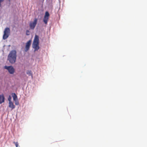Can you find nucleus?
Wrapping results in <instances>:
<instances>
[{"label": "nucleus", "instance_id": "nucleus-18", "mask_svg": "<svg viewBox=\"0 0 147 147\" xmlns=\"http://www.w3.org/2000/svg\"><path fill=\"white\" fill-rule=\"evenodd\" d=\"M11 0H8V1H9V2H10V1H11Z\"/></svg>", "mask_w": 147, "mask_h": 147}, {"label": "nucleus", "instance_id": "nucleus-2", "mask_svg": "<svg viewBox=\"0 0 147 147\" xmlns=\"http://www.w3.org/2000/svg\"><path fill=\"white\" fill-rule=\"evenodd\" d=\"M39 44L38 36L35 35L32 44V47L34 49V51H37L39 49Z\"/></svg>", "mask_w": 147, "mask_h": 147}, {"label": "nucleus", "instance_id": "nucleus-11", "mask_svg": "<svg viewBox=\"0 0 147 147\" xmlns=\"http://www.w3.org/2000/svg\"><path fill=\"white\" fill-rule=\"evenodd\" d=\"M26 73L29 76H31L32 77V74L31 71L28 70L27 71Z\"/></svg>", "mask_w": 147, "mask_h": 147}, {"label": "nucleus", "instance_id": "nucleus-6", "mask_svg": "<svg viewBox=\"0 0 147 147\" xmlns=\"http://www.w3.org/2000/svg\"><path fill=\"white\" fill-rule=\"evenodd\" d=\"M37 20H38L36 18H35L33 22H31L30 23V26L31 29L33 30L34 29L37 24Z\"/></svg>", "mask_w": 147, "mask_h": 147}, {"label": "nucleus", "instance_id": "nucleus-16", "mask_svg": "<svg viewBox=\"0 0 147 147\" xmlns=\"http://www.w3.org/2000/svg\"><path fill=\"white\" fill-rule=\"evenodd\" d=\"M16 105H18V103H16Z\"/></svg>", "mask_w": 147, "mask_h": 147}, {"label": "nucleus", "instance_id": "nucleus-7", "mask_svg": "<svg viewBox=\"0 0 147 147\" xmlns=\"http://www.w3.org/2000/svg\"><path fill=\"white\" fill-rule=\"evenodd\" d=\"M31 40H30L28 41L26 43V45L25 48V51L27 52L29 49L30 48L31 45Z\"/></svg>", "mask_w": 147, "mask_h": 147}, {"label": "nucleus", "instance_id": "nucleus-5", "mask_svg": "<svg viewBox=\"0 0 147 147\" xmlns=\"http://www.w3.org/2000/svg\"><path fill=\"white\" fill-rule=\"evenodd\" d=\"M49 16L50 15L49 12L47 11H46L43 19V22L45 24H47V23Z\"/></svg>", "mask_w": 147, "mask_h": 147}, {"label": "nucleus", "instance_id": "nucleus-3", "mask_svg": "<svg viewBox=\"0 0 147 147\" xmlns=\"http://www.w3.org/2000/svg\"><path fill=\"white\" fill-rule=\"evenodd\" d=\"M10 32L9 28H6L4 31V34L3 36V39L4 40L6 39L9 36Z\"/></svg>", "mask_w": 147, "mask_h": 147}, {"label": "nucleus", "instance_id": "nucleus-15", "mask_svg": "<svg viewBox=\"0 0 147 147\" xmlns=\"http://www.w3.org/2000/svg\"><path fill=\"white\" fill-rule=\"evenodd\" d=\"M16 105H18V103H16Z\"/></svg>", "mask_w": 147, "mask_h": 147}, {"label": "nucleus", "instance_id": "nucleus-4", "mask_svg": "<svg viewBox=\"0 0 147 147\" xmlns=\"http://www.w3.org/2000/svg\"><path fill=\"white\" fill-rule=\"evenodd\" d=\"M4 68L7 69L9 74H13L15 72V69L12 66H5Z\"/></svg>", "mask_w": 147, "mask_h": 147}, {"label": "nucleus", "instance_id": "nucleus-12", "mask_svg": "<svg viewBox=\"0 0 147 147\" xmlns=\"http://www.w3.org/2000/svg\"><path fill=\"white\" fill-rule=\"evenodd\" d=\"M13 143L15 145L16 147H18V143L17 142H14Z\"/></svg>", "mask_w": 147, "mask_h": 147}, {"label": "nucleus", "instance_id": "nucleus-8", "mask_svg": "<svg viewBox=\"0 0 147 147\" xmlns=\"http://www.w3.org/2000/svg\"><path fill=\"white\" fill-rule=\"evenodd\" d=\"M8 100L9 101V107L11 108V110H12L14 108H15V106L13 105V103L11 101H10L9 100V98L8 99Z\"/></svg>", "mask_w": 147, "mask_h": 147}, {"label": "nucleus", "instance_id": "nucleus-1", "mask_svg": "<svg viewBox=\"0 0 147 147\" xmlns=\"http://www.w3.org/2000/svg\"><path fill=\"white\" fill-rule=\"evenodd\" d=\"M16 51L15 50H13L10 52L7 59L10 63L13 64L16 62Z\"/></svg>", "mask_w": 147, "mask_h": 147}, {"label": "nucleus", "instance_id": "nucleus-14", "mask_svg": "<svg viewBox=\"0 0 147 147\" xmlns=\"http://www.w3.org/2000/svg\"><path fill=\"white\" fill-rule=\"evenodd\" d=\"M3 0H0V7L1 6V3L3 2Z\"/></svg>", "mask_w": 147, "mask_h": 147}, {"label": "nucleus", "instance_id": "nucleus-17", "mask_svg": "<svg viewBox=\"0 0 147 147\" xmlns=\"http://www.w3.org/2000/svg\"><path fill=\"white\" fill-rule=\"evenodd\" d=\"M9 98V100H10V101H11V98H9Z\"/></svg>", "mask_w": 147, "mask_h": 147}, {"label": "nucleus", "instance_id": "nucleus-13", "mask_svg": "<svg viewBox=\"0 0 147 147\" xmlns=\"http://www.w3.org/2000/svg\"><path fill=\"white\" fill-rule=\"evenodd\" d=\"M29 32L28 30H27L26 32V34L27 35H29V34H28V33H29Z\"/></svg>", "mask_w": 147, "mask_h": 147}, {"label": "nucleus", "instance_id": "nucleus-10", "mask_svg": "<svg viewBox=\"0 0 147 147\" xmlns=\"http://www.w3.org/2000/svg\"><path fill=\"white\" fill-rule=\"evenodd\" d=\"M12 96L13 98V100L14 101H16L17 99V96L16 95L15 93L12 94Z\"/></svg>", "mask_w": 147, "mask_h": 147}, {"label": "nucleus", "instance_id": "nucleus-9", "mask_svg": "<svg viewBox=\"0 0 147 147\" xmlns=\"http://www.w3.org/2000/svg\"><path fill=\"white\" fill-rule=\"evenodd\" d=\"M5 98L3 94L0 95V104L4 102Z\"/></svg>", "mask_w": 147, "mask_h": 147}]
</instances>
